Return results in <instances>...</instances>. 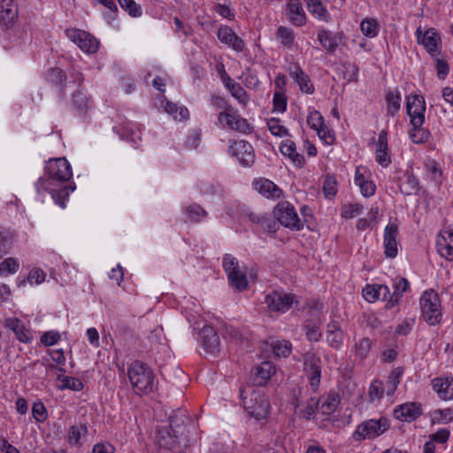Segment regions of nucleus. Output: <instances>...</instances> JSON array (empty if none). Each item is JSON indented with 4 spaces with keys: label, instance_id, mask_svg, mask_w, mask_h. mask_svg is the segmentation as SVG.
<instances>
[{
    "label": "nucleus",
    "instance_id": "obj_3",
    "mask_svg": "<svg viewBox=\"0 0 453 453\" xmlns=\"http://www.w3.org/2000/svg\"><path fill=\"white\" fill-rule=\"evenodd\" d=\"M130 383L136 394L142 395L153 391L154 374L150 367L141 361H134L127 370Z\"/></svg>",
    "mask_w": 453,
    "mask_h": 453
},
{
    "label": "nucleus",
    "instance_id": "obj_47",
    "mask_svg": "<svg viewBox=\"0 0 453 453\" xmlns=\"http://www.w3.org/2000/svg\"><path fill=\"white\" fill-rule=\"evenodd\" d=\"M268 129L271 134L278 137H285L288 135V130L280 124L279 119H271L267 122Z\"/></svg>",
    "mask_w": 453,
    "mask_h": 453
},
{
    "label": "nucleus",
    "instance_id": "obj_10",
    "mask_svg": "<svg viewBox=\"0 0 453 453\" xmlns=\"http://www.w3.org/2000/svg\"><path fill=\"white\" fill-rule=\"evenodd\" d=\"M407 113L413 127H422L425 122L426 103L422 96L411 95L407 96Z\"/></svg>",
    "mask_w": 453,
    "mask_h": 453
},
{
    "label": "nucleus",
    "instance_id": "obj_48",
    "mask_svg": "<svg viewBox=\"0 0 453 453\" xmlns=\"http://www.w3.org/2000/svg\"><path fill=\"white\" fill-rule=\"evenodd\" d=\"M371 346L372 342L369 338H362L355 344V355L360 359H365L371 349Z\"/></svg>",
    "mask_w": 453,
    "mask_h": 453
},
{
    "label": "nucleus",
    "instance_id": "obj_30",
    "mask_svg": "<svg viewBox=\"0 0 453 453\" xmlns=\"http://www.w3.org/2000/svg\"><path fill=\"white\" fill-rule=\"evenodd\" d=\"M275 373V366L272 362L264 361L257 368L255 372V380L257 384L265 383Z\"/></svg>",
    "mask_w": 453,
    "mask_h": 453
},
{
    "label": "nucleus",
    "instance_id": "obj_28",
    "mask_svg": "<svg viewBox=\"0 0 453 453\" xmlns=\"http://www.w3.org/2000/svg\"><path fill=\"white\" fill-rule=\"evenodd\" d=\"M280 152L288 157L296 166H303L305 159L303 156L296 151V143L291 140L282 142L280 147Z\"/></svg>",
    "mask_w": 453,
    "mask_h": 453
},
{
    "label": "nucleus",
    "instance_id": "obj_49",
    "mask_svg": "<svg viewBox=\"0 0 453 453\" xmlns=\"http://www.w3.org/2000/svg\"><path fill=\"white\" fill-rule=\"evenodd\" d=\"M120 7L132 17H140L142 8L134 0H118Z\"/></svg>",
    "mask_w": 453,
    "mask_h": 453
},
{
    "label": "nucleus",
    "instance_id": "obj_1",
    "mask_svg": "<svg viewBox=\"0 0 453 453\" xmlns=\"http://www.w3.org/2000/svg\"><path fill=\"white\" fill-rule=\"evenodd\" d=\"M73 172L69 162L65 157L52 158L47 162L44 176L35 183L39 195L47 192L50 194L54 203L61 208H65V201L75 186L66 184L72 178Z\"/></svg>",
    "mask_w": 453,
    "mask_h": 453
},
{
    "label": "nucleus",
    "instance_id": "obj_38",
    "mask_svg": "<svg viewBox=\"0 0 453 453\" xmlns=\"http://www.w3.org/2000/svg\"><path fill=\"white\" fill-rule=\"evenodd\" d=\"M229 282L233 288L237 289L238 291H243L248 287V280L242 272L237 270L236 272H232L231 274L227 275Z\"/></svg>",
    "mask_w": 453,
    "mask_h": 453
},
{
    "label": "nucleus",
    "instance_id": "obj_64",
    "mask_svg": "<svg viewBox=\"0 0 453 453\" xmlns=\"http://www.w3.org/2000/svg\"><path fill=\"white\" fill-rule=\"evenodd\" d=\"M210 102L212 106L216 109H221L222 111H227L228 108H232V106L229 105L223 97L217 95H212L210 98Z\"/></svg>",
    "mask_w": 453,
    "mask_h": 453
},
{
    "label": "nucleus",
    "instance_id": "obj_46",
    "mask_svg": "<svg viewBox=\"0 0 453 453\" xmlns=\"http://www.w3.org/2000/svg\"><path fill=\"white\" fill-rule=\"evenodd\" d=\"M430 132L422 127H413L410 131V138L414 143H423L428 141Z\"/></svg>",
    "mask_w": 453,
    "mask_h": 453
},
{
    "label": "nucleus",
    "instance_id": "obj_40",
    "mask_svg": "<svg viewBox=\"0 0 453 453\" xmlns=\"http://www.w3.org/2000/svg\"><path fill=\"white\" fill-rule=\"evenodd\" d=\"M185 212L189 220L200 222L207 216L206 211L197 203H193L185 208Z\"/></svg>",
    "mask_w": 453,
    "mask_h": 453
},
{
    "label": "nucleus",
    "instance_id": "obj_32",
    "mask_svg": "<svg viewBox=\"0 0 453 453\" xmlns=\"http://www.w3.org/2000/svg\"><path fill=\"white\" fill-rule=\"evenodd\" d=\"M401 95L398 90H390L386 95L387 113L394 117L401 107Z\"/></svg>",
    "mask_w": 453,
    "mask_h": 453
},
{
    "label": "nucleus",
    "instance_id": "obj_51",
    "mask_svg": "<svg viewBox=\"0 0 453 453\" xmlns=\"http://www.w3.org/2000/svg\"><path fill=\"white\" fill-rule=\"evenodd\" d=\"M274 110L284 112L287 109V96L284 91H275L273 94Z\"/></svg>",
    "mask_w": 453,
    "mask_h": 453
},
{
    "label": "nucleus",
    "instance_id": "obj_61",
    "mask_svg": "<svg viewBox=\"0 0 453 453\" xmlns=\"http://www.w3.org/2000/svg\"><path fill=\"white\" fill-rule=\"evenodd\" d=\"M11 248V237L8 233L0 229V258L3 257L4 254Z\"/></svg>",
    "mask_w": 453,
    "mask_h": 453
},
{
    "label": "nucleus",
    "instance_id": "obj_18",
    "mask_svg": "<svg viewBox=\"0 0 453 453\" xmlns=\"http://www.w3.org/2000/svg\"><path fill=\"white\" fill-rule=\"evenodd\" d=\"M288 74L298 84L302 92L306 94H312L314 92V86L310 77L303 71L298 64H293L288 69Z\"/></svg>",
    "mask_w": 453,
    "mask_h": 453
},
{
    "label": "nucleus",
    "instance_id": "obj_14",
    "mask_svg": "<svg viewBox=\"0 0 453 453\" xmlns=\"http://www.w3.org/2000/svg\"><path fill=\"white\" fill-rule=\"evenodd\" d=\"M398 226L395 223H388L384 230V253L387 257L395 258L398 254Z\"/></svg>",
    "mask_w": 453,
    "mask_h": 453
},
{
    "label": "nucleus",
    "instance_id": "obj_58",
    "mask_svg": "<svg viewBox=\"0 0 453 453\" xmlns=\"http://www.w3.org/2000/svg\"><path fill=\"white\" fill-rule=\"evenodd\" d=\"M45 277L46 274L42 270L39 268H35L29 272L27 276V281L30 284H41L45 280Z\"/></svg>",
    "mask_w": 453,
    "mask_h": 453
},
{
    "label": "nucleus",
    "instance_id": "obj_36",
    "mask_svg": "<svg viewBox=\"0 0 453 453\" xmlns=\"http://www.w3.org/2000/svg\"><path fill=\"white\" fill-rule=\"evenodd\" d=\"M17 12L13 8L12 0H0V19L5 24L12 21Z\"/></svg>",
    "mask_w": 453,
    "mask_h": 453
},
{
    "label": "nucleus",
    "instance_id": "obj_17",
    "mask_svg": "<svg viewBox=\"0 0 453 453\" xmlns=\"http://www.w3.org/2000/svg\"><path fill=\"white\" fill-rule=\"evenodd\" d=\"M217 35L222 43L228 45L236 52L243 51L245 48L244 41L240 38L231 27L227 26L220 27Z\"/></svg>",
    "mask_w": 453,
    "mask_h": 453
},
{
    "label": "nucleus",
    "instance_id": "obj_19",
    "mask_svg": "<svg viewBox=\"0 0 453 453\" xmlns=\"http://www.w3.org/2000/svg\"><path fill=\"white\" fill-rule=\"evenodd\" d=\"M254 188L266 198L278 199L281 196V189L272 180L260 178L253 182Z\"/></svg>",
    "mask_w": 453,
    "mask_h": 453
},
{
    "label": "nucleus",
    "instance_id": "obj_42",
    "mask_svg": "<svg viewBox=\"0 0 453 453\" xmlns=\"http://www.w3.org/2000/svg\"><path fill=\"white\" fill-rule=\"evenodd\" d=\"M19 263L14 257H7L0 263V275L5 276L18 272Z\"/></svg>",
    "mask_w": 453,
    "mask_h": 453
},
{
    "label": "nucleus",
    "instance_id": "obj_8",
    "mask_svg": "<svg viewBox=\"0 0 453 453\" xmlns=\"http://www.w3.org/2000/svg\"><path fill=\"white\" fill-rule=\"evenodd\" d=\"M274 215L278 221L284 226L298 231L303 228V222L299 219L294 206L288 202H281L277 204Z\"/></svg>",
    "mask_w": 453,
    "mask_h": 453
},
{
    "label": "nucleus",
    "instance_id": "obj_7",
    "mask_svg": "<svg viewBox=\"0 0 453 453\" xmlns=\"http://www.w3.org/2000/svg\"><path fill=\"white\" fill-rule=\"evenodd\" d=\"M303 372L308 377L311 389L317 391L320 385L321 358L317 353L308 351L303 354Z\"/></svg>",
    "mask_w": 453,
    "mask_h": 453
},
{
    "label": "nucleus",
    "instance_id": "obj_9",
    "mask_svg": "<svg viewBox=\"0 0 453 453\" xmlns=\"http://www.w3.org/2000/svg\"><path fill=\"white\" fill-rule=\"evenodd\" d=\"M65 35L86 53H96L98 50L99 42L88 32L77 28H68L65 30Z\"/></svg>",
    "mask_w": 453,
    "mask_h": 453
},
{
    "label": "nucleus",
    "instance_id": "obj_6",
    "mask_svg": "<svg viewBox=\"0 0 453 453\" xmlns=\"http://www.w3.org/2000/svg\"><path fill=\"white\" fill-rule=\"evenodd\" d=\"M218 120L223 127H227L239 133L247 134H250L253 130V127L248 120L241 117L233 107L228 108L226 111H220Z\"/></svg>",
    "mask_w": 453,
    "mask_h": 453
},
{
    "label": "nucleus",
    "instance_id": "obj_15",
    "mask_svg": "<svg viewBox=\"0 0 453 453\" xmlns=\"http://www.w3.org/2000/svg\"><path fill=\"white\" fill-rule=\"evenodd\" d=\"M344 35L342 32H338L333 35L330 31L322 28L318 32V40L322 47L329 54L335 52L340 44H343Z\"/></svg>",
    "mask_w": 453,
    "mask_h": 453
},
{
    "label": "nucleus",
    "instance_id": "obj_41",
    "mask_svg": "<svg viewBox=\"0 0 453 453\" xmlns=\"http://www.w3.org/2000/svg\"><path fill=\"white\" fill-rule=\"evenodd\" d=\"M156 440L159 447L165 449H173L176 443V439L170 434L166 428L157 431Z\"/></svg>",
    "mask_w": 453,
    "mask_h": 453
},
{
    "label": "nucleus",
    "instance_id": "obj_44",
    "mask_svg": "<svg viewBox=\"0 0 453 453\" xmlns=\"http://www.w3.org/2000/svg\"><path fill=\"white\" fill-rule=\"evenodd\" d=\"M307 123L310 126V127L315 130L317 133L323 132L322 127H325L324 119L319 111H311L307 117Z\"/></svg>",
    "mask_w": 453,
    "mask_h": 453
},
{
    "label": "nucleus",
    "instance_id": "obj_45",
    "mask_svg": "<svg viewBox=\"0 0 453 453\" xmlns=\"http://www.w3.org/2000/svg\"><path fill=\"white\" fill-rule=\"evenodd\" d=\"M308 11L311 13V15L314 18L318 19L320 21L327 23L331 19V16L328 11L322 3H318L317 4L312 5L311 7L308 8Z\"/></svg>",
    "mask_w": 453,
    "mask_h": 453
},
{
    "label": "nucleus",
    "instance_id": "obj_27",
    "mask_svg": "<svg viewBox=\"0 0 453 453\" xmlns=\"http://www.w3.org/2000/svg\"><path fill=\"white\" fill-rule=\"evenodd\" d=\"M389 289L385 285H367L363 290V296L369 303H374L377 300L387 298Z\"/></svg>",
    "mask_w": 453,
    "mask_h": 453
},
{
    "label": "nucleus",
    "instance_id": "obj_12",
    "mask_svg": "<svg viewBox=\"0 0 453 453\" xmlns=\"http://www.w3.org/2000/svg\"><path fill=\"white\" fill-rule=\"evenodd\" d=\"M294 301V295L276 291L268 294L265 297V303L271 311L283 313L292 307Z\"/></svg>",
    "mask_w": 453,
    "mask_h": 453
},
{
    "label": "nucleus",
    "instance_id": "obj_16",
    "mask_svg": "<svg viewBox=\"0 0 453 453\" xmlns=\"http://www.w3.org/2000/svg\"><path fill=\"white\" fill-rule=\"evenodd\" d=\"M375 160L384 168L391 164V156L388 143V132L386 130H381L379 133L378 141L376 142Z\"/></svg>",
    "mask_w": 453,
    "mask_h": 453
},
{
    "label": "nucleus",
    "instance_id": "obj_52",
    "mask_svg": "<svg viewBox=\"0 0 453 453\" xmlns=\"http://www.w3.org/2000/svg\"><path fill=\"white\" fill-rule=\"evenodd\" d=\"M386 391L385 386L380 380L373 381L369 388V396L372 400L380 399Z\"/></svg>",
    "mask_w": 453,
    "mask_h": 453
},
{
    "label": "nucleus",
    "instance_id": "obj_11",
    "mask_svg": "<svg viewBox=\"0 0 453 453\" xmlns=\"http://www.w3.org/2000/svg\"><path fill=\"white\" fill-rule=\"evenodd\" d=\"M229 153L236 157L240 164L250 166L255 162V151L252 145L246 141H235L229 146Z\"/></svg>",
    "mask_w": 453,
    "mask_h": 453
},
{
    "label": "nucleus",
    "instance_id": "obj_13",
    "mask_svg": "<svg viewBox=\"0 0 453 453\" xmlns=\"http://www.w3.org/2000/svg\"><path fill=\"white\" fill-rule=\"evenodd\" d=\"M418 42L422 44L426 51L432 56L435 57L440 52L441 48V36L434 28L427 29L422 37L420 36V27L417 29Z\"/></svg>",
    "mask_w": 453,
    "mask_h": 453
},
{
    "label": "nucleus",
    "instance_id": "obj_37",
    "mask_svg": "<svg viewBox=\"0 0 453 453\" xmlns=\"http://www.w3.org/2000/svg\"><path fill=\"white\" fill-rule=\"evenodd\" d=\"M58 381L59 382L58 388L62 390L71 389L74 391H81L83 388V383L81 380L74 377L59 375L58 377Z\"/></svg>",
    "mask_w": 453,
    "mask_h": 453
},
{
    "label": "nucleus",
    "instance_id": "obj_60",
    "mask_svg": "<svg viewBox=\"0 0 453 453\" xmlns=\"http://www.w3.org/2000/svg\"><path fill=\"white\" fill-rule=\"evenodd\" d=\"M60 339V334L55 331L44 333L41 337V342L44 346H52L56 344Z\"/></svg>",
    "mask_w": 453,
    "mask_h": 453
},
{
    "label": "nucleus",
    "instance_id": "obj_5",
    "mask_svg": "<svg viewBox=\"0 0 453 453\" xmlns=\"http://www.w3.org/2000/svg\"><path fill=\"white\" fill-rule=\"evenodd\" d=\"M389 428L388 418L381 417L379 419H369L357 426L353 433L355 441L373 439L384 434Z\"/></svg>",
    "mask_w": 453,
    "mask_h": 453
},
{
    "label": "nucleus",
    "instance_id": "obj_59",
    "mask_svg": "<svg viewBox=\"0 0 453 453\" xmlns=\"http://www.w3.org/2000/svg\"><path fill=\"white\" fill-rule=\"evenodd\" d=\"M336 180L333 177H326L323 184V191L326 196L331 197L336 194Z\"/></svg>",
    "mask_w": 453,
    "mask_h": 453
},
{
    "label": "nucleus",
    "instance_id": "obj_26",
    "mask_svg": "<svg viewBox=\"0 0 453 453\" xmlns=\"http://www.w3.org/2000/svg\"><path fill=\"white\" fill-rule=\"evenodd\" d=\"M201 339L203 348L211 353L219 349V337L211 326H204L201 331Z\"/></svg>",
    "mask_w": 453,
    "mask_h": 453
},
{
    "label": "nucleus",
    "instance_id": "obj_23",
    "mask_svg": "<svg viewBox=\"0 0 453 453\" xmlns=\"http://www.w3.org/2000/svg\"><path fill=\"white\" fill-rule=\"evenodd\" d=\"M287 14L295 26L302 27L306 23V14L300 0H288Z\"/></svg>",
    "mask_w": 453,
    "mask_h": 453
},
{
    "label": "nucleus",
    "instance_id": "obj_31",
    "mask_svg": "<svg viewBox=\"0 0 453 453\" xmlns=\"http://www.w3.org/2000/svg\"><path fill=\"white\" fill-rule=\"evenodd\" d=\"M227 80L228 83L226 85L231 95L238 101V103L242 107H246L248 103L250 102V96L245 91V89L239 83L232 81L229 76H227Z\"/></svg>",
    "mask_w": 453,
    "mask_h": 453
},
{
    "label": "nucleus",
    "instance_id": "obj_2",
    "mask_svg": "<svg viewBox=\"0 0 453 453\" xmlns=\"http://www.w3.org/2000/svg\"><path fill=\"white\" fill-rule=\"evenodd\" d=\"M241 396L243 408L250 416L257 420L267 418L271 405L264 391L249 387L241 391Z\"/></svg>",
    "mask_w": 453,
    "mask_h": 453
},
{
    "label": "nucleus",
    "instance_id": "obj_50",
    "mask_svg": "<svg viewBox=\"0 0 453 453\" xmlns=\"http://www.w3.org/2000/svg\"><path fill=\"white\" fill-rule=\"evenodd\" d=\"M363 206L360 203H348L342 206L341 215L345 219H352L361 213Z\"/></svg>",
    "mask_w": 453,
    "mask_h": 453
},
{
    "label": "nucleus",
    "instance_id": "obj_43",
    "mask_svg": "<svg viewBox=\"0 0 453 453\" xmlns=\"http://www.w3.org/2000/svg\"><path fill=\"white\" fill-rule=\"evenodd\" d=\"M362 33L368 37H375L379 32V26L374 19H365L360 24Z\"/></svg>",
    "mask_w": 453,
    "mask_h": 453
},
{
    "label": "nucleus",
    "instance_id": "obj_33",
    "mask_svg": "<svg viewBox=\"0 0 453 453\" xmlns=\"http://www.w3.org/2000/svg\"><path fill=\"white\" fill-rule=\"evenodd\" d=\"M403 374V368L396 367L391 372L390 375L388 377V380L384 386L386 388V394L388 396H391L394 395L395 391L396 390V388L401 381V378H402Z\"/></svg>",
    "mask_w": 453,
    "mask_h": 453
},
{
    "label": "nucleus",
    "instance_id": "obj_22",
    "mask_svg": "<svg viewBox=\"0 0 453 453\" xmlns=\"http://www.w3.org/2000/svg\"><path fill=\"white\" fill-rule=\"evenodd\" d=\"M4 326L12 330L20 342L27 343L31 342L32 335L30 331L25 326L24 323L18 318H7L4 319Z\"/></svg>",
    "mask_w": 453,
    "mask_h": 453
},
{
    "label": "nucleus",
    "instance_id": "obj_55",
    "mask_svg": "<svg viewBox=\"0 0 453 453\" xmlns=\"http://www.w3.org/2000/svg\"><path fill=\"white\" fill-rule=\"evenodd\" d=\"M259 226L265 232L273 234L277 231L278 223L269 214H265Z\"/></svg>",
    "mask_w": 453,
    "mask_h": 453
},
{
    "label": "nucleus",
    "instance_id": "obj_63",
    "mask_svg": "<svg viewBox=\"0 0 453 453\" xmlns=\"http://www.w3.org/2000/svg\"><path fill=\"white\" fill-rule=\"evenodd\" d=\"M306 337L310 342H319L322 336L319 327L315 325H306Z\"/></svg>",
    "mask_w": 453,
    "mask_h": 453
},
{
    "label": "nucleus",
    "instance_id": "obj_25",
    "mask_svg": "<svg viewBox=\"0 0 453 453\" xmlns=\"http://www.w3.org/2000/svg\"><path fill=\"white\" fill-rule=\"evenodd\" d=\"M46 80L56 87L59 96H65L66 75L62 69L58 67L50 68L47 73Z\"/></svg>",
    "mask_w": 453,
    "mask_h": 453
},
{
    "label": "nucleus",
    "instance_id": "obj_35",
    "mask_svg": "<svg viewBox=\"0 0 453 453\" xmlns=\"http://www.w3.org/2000/svg\"><path fill=\"white\" fill-rule=\"evenodd\" d=\"M276 38L280 40L284 47L291 49L295 42V34L293 29L280 26L276 32Z\"/></svg>",
    "mask_w": 453,
    "mask_h": 453
},
{
    "label": "nucleus",
    "instance_id": "obj_4",
    "mask_svg": "<svg viewBox=\"0 0 453 453\" xmlns=\"http://www.w3.org/2000/svg\"><path fill=\"white\" fill-rule=\"evenodd\" d=\"M419 303L422 317L427 324L435 326L441 323L442 319L441 300L435 291L432 289L425 291L420 297Z\"/></svg>",
    "mask_w": 453,
    "mask_h": 453
},
{
    "label": "nucleus",
    "instance_id": "obj_20",
    "mask_svg": "<svg viewBox=\"0 0 453 453\" xmlns=\"http://www.w3.org/2000/svg\"><path fill=\"white\" fill-rule=\"evenodd\" d=\"M421 415V407L416 403H406L399 405L395 409V416L396 418L411 422Z\"/></svg>",
    "mask_w": 453,
    "mask_h": 453
},
{
    "label": "nucleus",
    "instance_id": "obj_24",
    "mask_svg": "<svg viewBox=\"0 0 453 453\" xmlns=\"http://www.w3.org/2000/svg\"><path fill=\"white\" fill-rule=\"evenodd\" d=\"M432 386L440 398L453 399V378H435L432 380Z\"/></svg>",
    "mask_w": 453,
    "mask_h": 453
},
{
    "label": "nucleus",
    "instance_id": "obj_56",
    "mask_svg": "<svg viewBox=\"0 0 453 453\" xmlns=\"http://www.w3.org/2000/svg\"><path fill=\"white\" fill-rule=\"evenodd\" d=\"M436 62V72H437V77L440 80H444L446 76L449 74V65L448 62L440 58H435Z\"/></svg>",
    "mask_w": 453,
    "mask_h": 453
},
{
    "label": "nucleus",
    "instance_id": "obj_21",
    "mask_svg": "<svg viewBox=\"0 0 453 453\" xmlns=\"http://www.w3.org/2000/svg\"><path fill=\"white\" fill-rule=\"evenodd\" d=\"M439 254L447 260H453V230L448 229L436 241Z\"/></svg>",
    "mask_w": 453,
    "mask_h": 453
},
{
    "label": "nucleus",
    "instance_id": "obj_39",
    "mask_svg": "<svg viewBox=\"0 0 453 453\" xmlns=\"http://www.w3.org/2000/svg\"><path fill=\"white\" fill-rule=\"evenodd\" d=\"M272 350L274 356L278 357H287L291 352V343L288 341H273L271 342Z\"/></svg>",
    "mask_w": 453,
    "mask_h": 453
},
{
    "label": "nucleus",
    "instance_id": "obj_54",
    "mask_svg": "<svg viewBox=\"0 0 453 453\" xmlns=\"http://www.w3.org/2000/svg\"><path fill=\"white\" fill-rule=\"evenodd\" d=\"M32 413L38 422H43L47 418V411L42 402H37L33 404Z\"/></svg>",
    "mask_w": 453,
    "mask_h": 453
},
{
    "label": "nucleus",
    "instance_id": "obj_34",
    "mask_svg": "<svg viewBox=\"0 0 453 453\" xmlns=\"http://www.w3.org/2000/svg\"><path fill=\"white\" fill-rule=\"evenodd\" d=\"M165 111L172 115L175 119L185 120L188 118V110L184 106H178L176 104L166 101L163 105Z\"/></svg>",
    "mask_w": 453,
    "mask_h": 453
},
{
    "label": "nucleus",
    "instance_id": "obj_57",
    "mask_svg": "<svg viewBox=\"0 0 453 453\" xmlns=\"http://www.w3.org/2000/svg\"><path fill=\"white\" fill-rule=\"evenodd\" d=\"M434 418L441 423H448L453 420V410H435L434 411Z\"/></svg>",
    "mask_w": 453,
    "mask_h": 453
},
{
    "label": "nucleus",
    "instance_id": "obj_62",
    "mask_svg": "<svg viewBox=\"0 0 453 453\" xmlns=\"http://www.w3.org/2000/svg\"><path fill=\"white\" fill-rule=\"evenodd\" d=\"M326 341L330 347L334 349H340L343 342L342 331L334 334H326Z\"/></svg>",
    "mask_w": 453,
    "mask_h": 453
},
{
    "label": "nucleus",
    "instance_id": "obj_29",
    "mask_svg": "<svg viewBox=\"0 0 453 453\" xmlns=\"http://www.w3.org/2000/svg\"><path fill=\"white\" fill-rule=\"evenodd\" d=\"M339 403V398L335 395H327L316 403V410L323 415L329 416L335 411Z\"/></svg>",
    "mask_w": 453,
    "mask_h": 453
},
{
    "label": "nucleus",
    "instance_id": "obj_53",
    "mask_svg": "<svg viewBox=\"0 0 453 453\" xmlns=\"http://www.w3.org/2000/svg\"><path fill=\"white\" fill-rule=\"evenodd\" d=\"M223 267L227 275L231 274L232 272H236L240 269L238 261L230 254H226L224 256Z\"/></svg>",
    "mask_w": 453,
    "mask_h": 453
}]
</instances>
